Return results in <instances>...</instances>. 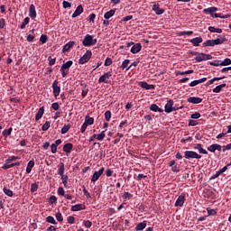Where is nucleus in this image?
<instances>
[{"mask_svg":"<svg viewBox=\"0 0 231 231\" xmlns=\"http://www.w3.org/2000/svg\"><path fill=\"white\" fill-rule=\"evenodd\" d=\"M82 44L85 47L95 46L97 44V39L91 34H87L82 41Z\"/></svg>","mask_w":231,"mask_h":231,"instance_id":"obj_1","label":"nucleus"},{"mask_svg":"<svg viewBox=\"0 0 231 231\" xmlns=\"http://www.w3.org/2000/svg\"><path fill=\"white\" fill-rule=\"evenodd\" d=\"M71 66H73V60H69L61 65V68L60 69L61 77L64 78L66 77V75H68V73L69 72V68H71Z\"/></svg>","mask_w":231,"mask_h":231,"instance_id":"obj_2","label":"nucleus"},{"mask_svg":"<svg viewBox=\"0 0 231 231\" xmlns=\"http://www.w3.org/2000/svg\"><path fill=\"white\" fill-rule=\"evenodd\" d=\"M184 158L186 160H201V155L194 151H186L184 152Z\"/></svg>","mask_w":231,"mask_h":231,"instance_id":"obj_3","label":"nucleus"},{"mask_svg":"<svg viewBox=\"0 0 231 231\" xmlns=\"http://www.w3.org/2000/svg\"><path fill=\"white\" fill-rule=\"evenodd\" d=\"M202 12H203V14H206L207 15H211L213 17V19H217V18L221 17V15H219L218 14H216V12H217V7L206 8Z\"/></svg>","mask_w":231,"mask_h":231,"instance_id":"obj_4","label":"nucleus"},{"mask_svg":"<svg viewBox=\"0 0 231 231\" xmlns=\"http://www.w3.org/2000/svg\"><path fill=\"white\" fill-rule=\"evenodd\" d=\"M196 62H203L205 60H212V55L203 53V52H199L197 57L195 58Z\"/></svg>","mask_w":231,"mask_h":231,"instance_id":"obj_5","label":"nucleus"},{"mask_svg":"<svg viewBox=\"0 0 231 231\" xmlns=\"http://www.w3.org/2000/svg\"><path fill=\"white\" fill-rule=\"evenodd\" d=\"M104 171H105V168L101 167L99 169V171H94L93 176L91 178L92 183H97V181H98V180L100 179V176H102V174H104Z\"/></svg>","mask_w":231,"mask_h":231,"instance_id":"obj_6","label":"nucleus"},{"mask_svg":"<svg viewBox=\"0 0 231 231\" xmlns=\"http://www.w3.org/2000/svg\"><path fill=\"white\" fill-rule=\"evenodd\" d=\"M93 56V52L91 51H87L85 54L79 60V64H86Z\"/></svg>","mask_w":231,"mask_h":231,"instance_id":"obj_7","label":"nucleus"},{"mask_svg":"<svg viewBox=\"0 0 231 231\" xmlns=\"http://www.w3.org/2000/svg\"><path fill=\"white\" fill-rule=\"evenodd\" d=\"M111 77H113V74L111 71H108L98 79V83L102 84V82H104V84H109V79H111Z\"/></svg>","mask_w":231,"mask_h":231,"instance_id":"obj_8","label":"nucleus"},{"mask_svg":"<svg viewBox=\"0 0 231 231\" xmlns=\"http://www.w3.org/2000/svg\"><path fill=\"white\" fill-rule=\"evenodd\" d=\"M52 91L55 98L60 95V87H59V80L57 79L52 83Z\"/></svg>","mask_w":231,"mask_h":231,"instance_id":"obj_9","label":"nucleus"},{"mask_svg":"<svg viewBox=\"0 0 231 231\" xmlns=\"http://www.w3.org/2000/svg\"><path fill=\"white\" fill-rule=\"evenodd\" d=\"M208 151H209V152H216V151H223V146H220V144L217 143H214L211 144L208 147Z\"/></svg>","mask_w":231,"mask_h":231,"instance_id":"obj_10","label":"nucleus"},{"mask_svg":"<svg viewBox=\"0 0 231 231\" xmlns=\"http://www.w3.org/2000/svg\"><path fill=\"white\" fill-rule=\"evenodd\" d=\"M226 42V37L223 35H218L216 40H213L214 46H219V44H224Z\"/></svg>","mask_w":231,"mask_h":231,"instance_id":"obj_11","label":"nucleus"},{"mask_svg":"<svg viewBox=\"0 0 231 231\" xmlns=\"http://www.w3.org/2000/svg\"><path fill=\"white\" fill-rule=\"evenodd\" d=\"M226 42V37L223 35H218L216 40H213L214 46H219V44H224Z\"/></svg>","mask_w":231,"mask_h":231,"instance_id":"obj_12","label":"nucleus"},{"mask_svg":"<svg viewBox=\"0 0 231 231\" xmlns=\"http://www.w3.org/2000/svg\"><path fill=\"white\" fill-rule=\"evenodd\" d=\"M185 205V194H180L175 201V207H183Z\"/></svg>","mask_w":231,"mask_h":231,"instance_id":"obj_13","label":"nucleus"},{"mask_svg":"<svg viewBox=\"0 0 231 231\" xmlns=\"http://www.w3.org/2000/svg\"><path fill=\"white\" fill-rule=\"evenodd\" d=\"M174 106V100L170 99L164 106L165 113H172V106Z\"/></svg>","mask_w":231,"mask_h":231,"instance_id":"obj_14","label":"nucleus"},{"mask_svg":"<svg viewBox=\"0 0 231 231\" xmlns=\"http://www.w3.org/2000/svg\"><path fill=\"white\" fill-rule=\"evenodd\" d=\"M152 9L155 12L156 15H162V14H165V9L160 8L159 4L153 5Z\"/></svg>","mask_w":231,"mask_h":231,"instance_id":"obj_15","label":"nucleus"},{"mask_svg":"<svg viewBox=\"0 0 231 231\" xmlns=\"http://www.w3.org/2000/svg\"><path fill=\"white\" fill-rule=\"evenodd\" d=\"M71 212H79V210H86V205L76 204L70 208Z\"/></svg>","mask_w":231,"mask_h":231,"instance_id":"obj_16","label":"nucleus"},{"mask_svg":"<svg viewBox=\"0 0 231 231\" xmlns=\"http://www.w3.org/2000/svg\"><path fill=\"white\" fill-rule=\"evenodd\" d=\"M29 17L35 19L37 17V11L35 10V5L32 4L29 6Z\"/></svg>","mask_w":231,"mask_h":231,"instance_id":"obj_17","label":"nucleus"},{"mask_svg":"<svg viewBox=\"0 0 231 231\" xmlns=\"http://www.w3.org/2000/svg\"><path fill=\"white\" fill-rule=\"evenodd\" d=\"M140 51H142V43H135L131 48V53H133L134 55H136V53H140Z\"/></svg>","mask_w":231,"mask_h":231,"instance_id":"obj_18","label":"nucleus"},{"mask_svg":"<svg viewBox=\"0 0 231 231\" xmlns=\"http://www.w3.org/2000/svg\"><path fill=\"white\" fill-rule=\"evenodd\" d=\"M83 12L84 7H82V5H78L75 12L72 14V18L75 19V17H79Z\"/></svg>","mask_w":231,"mask_h":231,"instance_id":"obj_19","label":"nucleus"},{"mask_svg":"<svg viewBox=\"0 0 231 231\" xmlns=\"http://www.w3.org/2000/svg\"><path fill=\"white\" fill-rule=\"evenodd\" d=\"M139 86L140 88H142L143 89H146V90H149V89H154V85H149L147 82L145 81H140L139 82Z\"/></svg>","mask_w":231,"mask_h":231,"instance_id":"obj_20","label":"nucleus"},{"mask_svg":"<svg viewBox=\"0 0 231 231\" xmlns=\"http://www.w3.org/2000/svg\"><path fill=\"white\" fill-rule=\"evenodd\" d=\"M188 102H189V104H201L203 102V98L196 97H190L188 98Z\"/></svg>","mask_w":231,"mask_h":231,"instance_id":"obj_21","label":"nucleus"},{"mask_svg":"<svg viewBox=\"0 0 231 231\" xmlns=\"http://www.w3.org/2000/svg\"><path fill=\"white\" fill-rule=\"evenodd\" d=\"M203 82H207V78H202L200 79H196V80L191 81L189 83V87L194 88V87L198 86V84H203Z\"/></svg>","mask_w":231,"mask_h":231,"instance_id":"obj_22","label":"nucleus"},{"mask_svg":"<svg viewBox=\"0 0 231 231\" xmlns=\"http://www.w3.org/2000/svg\"><path fill=\"white\" fill-rule=\"evenodd\" d=\"M71 151H73V143H67L63 145V152H67L68 154H69V152H71Z\"/></svg>","mask_w":231,"mask_h":231,"instance_id":"obj_23","label":"nucleus"},{"mask_svg":"<svg viewBox=\"0 0 231 231\" xmlns=\"http://www.w3.org/2000/svg\"><path fill=\"white\" fill-rule=\"evenodd\" d=\"M189 42H191V44H193V46H199V44H201V42H203V38L201 37H196V38H193L189 41Z\"/></svg>","mask_w":231,"mask_h":231,"instance_id":"obj_24","label":"nucleus"},{"mask_svg":"<svg viewBox=\"0 0 231 231\" xmlns=\"http://www.w3.org/2000/svg\"><path fill=\"white\" fill-rule=\"evenodd\" d=\"M150 111H153V113H163V108H161L156 104H152L150 106Z\"/></svg>","mask_w":231,"mask_h":231,"instance_id":"obj_25","label":"nucleus"},{"mask_svg":"<svg viewBox=\"0 0 231 231\" xmlns=\"http://www.w3.org/2000/svg\"><path fill=\"white\" fill-rule=\"evenodd\" d=\"M43 115H44V106H42L39 108V110L35 116V121L38 122V120H41V118H42Z\"/></svg>","mask_w":231,"mask_h":231,"instance_id":"obj_26","label":"nucleus"},{"mask_svg":"<svg viewBox=\"0 0 231 231\" xmlns=\"http://www.w3.org/2000/svg\"><path fill=\"white\" fill-rule=\"evenodd\" d=\"M223 88H226V83H222L217 86L215 88H213V93H221Z\"/></svg>","mask_w":231,"mask_h":231,"instance_id":"obj_27","label":"nucleus"},{"mask_svg":"<svg viewBox=\"0 0 231 231\" xmlns=\"http://www.w3.org/2000/svg\"><path fill=\"white\" fill-rule=\"evenodd\" d=\"M33 167H35V162L30 161L26 167L27 174H30V172H32V169H33Z\"/></svg>","mask_w":231,"mask_h":231,"instance_id":"obj_28","label":"nucleus"},{"mask_svg":"<svg viewBox=\"0 0 231 231\" xmlns=\"http://www.w3.org/2000/svg\"><path fill=\"white\" fill-rule=\"evenodd\" d=\"M208 32L211 33H223V30L220 28H216L214 26H209L208 27Z\"/></svg>","mask_w":231,"mask_h":231,"instance_id":"obj_29","label":"nucleus"},{"mask_svg":"<svg viewBox=\"0 0 231 231\" xmlns=\"http://www.w3.org/2000/svg\"><path fill=\"white\" fill-rule=\"evenodd\" d=\"M75 46V42H69L63 46V51H68L70 48H73Z\"/></svg>","mask_w":231,"mask_h":231,"instance_id":"obj_30","label":"nucleus"},{"mask_svg":"<svg viewBox=\"0 0 231 231\" xmlns=\"http://www.w3.org/2000/svg\"><path fill=\"white\" fill-rule=\"evenodd\" d=\"M146 226H147V223H145V222H141V223H139V224L136 225L135 230H136V231L143 230Z\"/></svg>","mask_w":231,"mask_h":231,"instance_id":"obj_31","label":"nucleus"},{"mask_svg":"<svg viewBox=\"0 0 231 231\" xmlns=\"http://www.w3.org/2000/svg\"><path fill=\"white\" fill-rule=\"evenodd\" d=\"M115 13H116V10H115V9H112V10L106 12V13L104 14L105 19H111V17H113V15H115Z\"/></svg>","mask_w":231,"mask_h":231,"instance_id":"obj_32","label":"nucleus"},{"mask_svg":"<svg viewBox=\"0 0 231 231\" xmlns=\"http://www.w3.org/2000/svg\"><path fill=\"white\" fill-rule=\"evenodd\" d=\"M3 192L5 194V196H8V198H12V196H14V191H12L10 189H7L6 187L3 189Z\"/></svg>","mask_w":231,"mask_h":231,"instance_id":"obj_33","label":"nucleus"},{"mask_svg":"<svg viewBox=\"0 0 231 231\" xmlns=\"http://www.w3.org/2000/svg\"><path fill=\"white\" fill-rule=\"evenodd\" d=\"M96 138L99 142H102V140H104L106 138V131H102L100 134H96Z\"/></svg>","mask_w":231,"mask_h":231,"instance_id":"obj_34","label":"nucleus"},{"mask_svg":"<svg viewBox=\"0 0 231 231\" xmlns=\"http://www.w3.org/2000/svg\"><path fill=\"white\" fill-rule=\"evenodd\" d=\"M85 122L88 125H93V124H95V119L93 117H90L89 116H87L85 117Z\"/></svg>","mask_w":231,"mask_h":231,"instance_id":"obj_35","label":"nucleus"},{"mask_svg":"<svg viewBox=\"0 0 231 231\" xmlns=\"http://www.w3.org/2000/svg\"><path fill=\"white\" fill-rule=\"evenodd\" d=\"M58 174L60 176H64V162H60L59 170H58Z\"/></svg>","mask_w":231,"mask_h":231,"instance_id":"obj_36","label":"nucleus"},{"mask_svg":"<svg viewBox=\"0 0 231 231\" xmlns=\"http://www.w3.org/2000/svg\"><path fill=\"white\" fill-rule=\"evenodd\" d=\"M30 23V18L29 17H25L23 19V23H21V29L24 30V28H26V24Z\"/></svg>","mask_w":231,"mask_h":231,"instance_id":"obj_37","label":"nucleus"},{"mask_svg":"<svg viewBox=\"0 0 231 231\" xmlns=\"http://www.w3.org/2000/svg\"><path fill=\"white\" fill-rule=\"evenodd\" d=\"M69 129H71V125H65L61 128V134H66V133H68V131H69Z\"/></svg>","mask_w":231,"mask_h":231,"instance_id":"obj_38","label":"nucleus"},{"mask_svg":"<svg viewBox=\"0 0 231 231\" xmlns=\"http://www.w3.org/2000/svg\"><path fill=\"white\" fill-rule=\"evenodd\" d=\"M208 216H216L217 214V209H212L211 208H207Z\"/></svg>","mask_w":231,"mask_h":231,"instance_id":"obj_39","label":"nucleus"},{"mask_svg":"<svg viewBox=\"0 0 231 231\" xmlns=\"http://www.w3.org/2000/svg\"><path fill=\"white\" fill-rule=\"evenodd\" d=\"M12 131H13L12 127H10L8 129H5L2 133V134H3V136H5V137L10 136V134H12Z\"/></svg>","mask_w":231,"mask_h":231,"instance_id":"obj_40","label":"nucleus"},{"mask_svg":"<svg viewBox=\"0 0 231 231\" xmlns=\"http://www.w3.org/2000/svg\"><path fill=\"white\" fill-rule=\"evenodd\" d=\"M46 221L47 223H51V225H57V221L55 220V218L51 216H48L46 217Z\"/></svg>","mask_w":231,"mask_h":231,"instance_id":"obj_41","label":"nucleus"},{"mask_svg":"<svg viewBox=\"0 0 231 231\" xmlns=\"http://www.w3.org/2000/svg\"><path fill=\"white\" fill-rule=\"evenodd\" d=\"M203 46L206 47H214V40H207L204 43Z\"/></svg>","mask_w":231,"mask_h":231,"instance_id":"obj_42","label":"nucleus"},{"mask_svg":"<svg viewBox=\"0 0 231 231\" xmlns=\"http://www.w3.org/2000/svg\"><path fill=\"white\" fill-rule=\"evenodd\" d=\"M40 42H42V44H46V42H48V36L46 34H42L40 37Z\"/></svg>","mask_w":231,"mask_h":231,"instance_id":"obj_43","label":"nucleus"},{"mask_svg":"<svg viewBox=\"0 0 231 231\" xmlns=\"http://www.w3.org/2000/svg\"><path fill=\"white\" fill-rule=\"evenodd\" d=\"M49 66H55V62H57V59L51 58V56L48 57Z\"/></svg>","mask_w":231,"mask_h":231,"instance_id":"obj_44","label":"nucleus"},{"mask_svg":"<svg viewBox=\"0 0 231 231\" xmlns=\"http://www.w3.org/2000/svg\"><path fill=\"white\" fill-rule=\"evenodd\" d=\"M231 60L229 58H226L223 61H221V66H230Z\"/></svg>","mask_w":231,"mask_h":231,"instance_id":"obj_45","label":"nucleus"},{"mask_svg":"<svg viewBox=\"0 0 231 231\" xmlns=\"http://www.w3.org/2000/svg\"><path fill=\"white\" fill-rule=\"evenodd\" d=\"M194 32L192 31H182L179 32L180 37H182V35H192Z\"/></svg>","mask_w":231,"mask_h":231,"instance_id":"obj_46","label":"nucleus"},{"mask_svg":"<svg viewBox=\"0 0 231 231\" xmlns=\"http://www.w3.org/2000/svg\"><path fill=\"white\" fill-rule=\"evenodd\" d=\"M51 123L50 121L45 122V124L42 126V131H48L50 129Z\"/></svg>","mask_w":231,"mask_h":231,"instance_id":"obj_47","label":"nucleus"},{"mask_svg":"<svg viewBox=\"0 0 231 231\" xmlns=\"http://www.w3.org/2000/svg\"><path fill=\"white\" fill-rule=\"evenodd\" d=\"M15 160H19L18 156H10L6 159L5 163H11V162H15Z\"/></svg>","mask_w":231,"mask_h":231,"instance_id":"obj_48","label":"nucleus"},{"mask_svg":"<svg viewBox=\"0 0 231 231\" xmlns=\"http://www.w3.org/2000/svg\"><path fill=\"white\" fill-rule=\"evenodd\" d=\"M82 189H83L84 196H86V198H88V199H91V194H89V191H88V189H86V186H82Z\"/></svg>","mask_w":231,"mask_h":231,"instance_id":"obj_49","label":"nucleus"},{"mask_svg":"<svg viewBox=\"0 0 231 231\" xmlns=\"http://www.w3.org/2000/svg\"><path fill=\"white\" fill-rule=\"evenodd\" d=\"M38 189H39V185L37 183H32L31 185V192H37Z\"/></svg>","mask_w":231,"mask_h":231,"instance_id":"obj_50","label":"nucleus"},{"mask_svg":"<svg viewBox=\"0 0 231 231\" xmlns=\"http://www.w3.org/2000/svg\"><path fill=\"white\" fill-rule=\"evenodd\" d=\"M129 62H130L129 60H125L122 62V65H121L122 69H125V68H127V67L129 66Z\"/></svg>","mask_w":231,"mask_h":231,"instance_id":"obj_51","label":"nucleus"},{"mask_svg":"<svg viewBox=\"0 0 231 231\" xmlns=\"http://www.w3.org/2000/svg\"><path fill=\"white\" fill-rule=\"evenodd\" d=\"M49 203L50 205H53V203H57V197L54 195L51 196L49 199Z\"/></svg>","mask_w":231,"mask_h":231,"instance_id":"obj_52","label":"nucleus"},{"mask_svg":"<svg viewBox=\"0 0 231 231\" xmlns=\"http://www.w3.org/2000/svg\"><path fill=\"white\" fill-rule=\"evenodd\" d=\"M193 120H198V118H201V114L199 112H196L191 115L190 116Z\"/></svg>","mask_w":231,"mask_h":231,"instance_id":"obj_53","label":"nucleus"},{"mask_svg":"<svg viewBox=\"0 0 231 231\" xmlns=\"http://www.w3.org/2000/svg\"><path fill=\"white\" fill-rule=\"evenodd\" d=\"M105 118L106 122H109V120H111V111L107 110L105 112Z\"/></svg>","mask_w":231,"mask_h":231,"instance_id":"obj_54","label":"nucleus"},{"mask_svg":"<svg viewBox=\"0 0 231 231\" xmlns=\"http://www.w3.org/2000/svg\"><path fill=\"white\" fill-rule=\"evenodd\" d=\"M61 180H62L64 187H66L68 185V175H62Z\"/></svg>","mask_w":231,"mask_h":231,"instance_id":"obj_55","label":"nucleus"},{"mask_svg":"<svg viewBox=\"0 0 231 231\" xmlns=\"http://www.w3.org/2000/svg\"><path fill=\"white\" fill-rule=\"evenodd\" d=\"M56 219L57 221H59L60 223L64 221V217H62L61 213H56Z\"/></svg>","mask_w":231,"mask_h":231,"instance_id":"obj_56","label":"nucleus"},{"mask_svg":"<svg viewBox=\"0 0 231 231\" xmlns=\"http://www.w3.org/2000/svg\"><path fill=\"white\" fill-rule=\"evenodd\" d=\"M131 198H133V195L127 191H125L123 195L124 199H131Z\"/></svg>","mask_w":231,"mask_h":231,"instance_id":"obj_57","label":"nucleus"},{"mask_svg":"<svg viewBox=\"0 0 231 231\" xmlns=\"http://www.w3.org/2000/svg\"><path fill=\"white\" fill-rule=\"evenodd\" d=\"M189 125L191 127H196V125H198V121L193 120V119H189Z\"/></svg>","mask_w":231,"mask_h":231,"instance_id":"obj_58","label":"nucleus"},{"mask_svg":"<svg viewBox=\"0 0 231 231\" xmlns=\"http://www.w3.org/2000/svg\"><path fill=\"white\" fill-rule=\"evenodd\" d=\"M222 151H223V152H226V151H231V143L226 145L222 146Z\"/></svg>","mask_w":231,"mask_h":231,"instance_id":"obj_59","label":"nucleus"},{"mask_svg":"<svg viewBox=\"0 0 231 231\" xmlns=\"http://www.w3.org/2000/svg\"><path fill=\"white\" fill-rule=\"evenodd\" d=\"M58 194H59V196H65L66 195V191L64 190V188L60 187L58 189Z\"/></svg>","mask_w":231,"mask_h":231,"instance_id":"obj_60","label":"nucleus"},{"mask_svg":"<svg viewBox=\"0 0 231 231\" xmlns=\"http://www.w3.org/2000/svg\"><path fill=\"white\" fill-rule=\"evenodd\" d=\"M210 66H221V60H214L209 62Z\"/></svg>","mask_w":231,"mask_h":231,"instance_id":"obj_61","label":"nucleus"},{"mask_svg":"<svg viewBox=\"0 0 231 231\" xmlns=\"http://www.w3.org/2000/svg\"><path fill=\"white\" fill-rule=\"evenodd\" d=\"M88 125H89L88 124H87L86 122L83 123V125H81V133H86V130L88 129Z\"/></svg>","mask_w":231,"mask_h":231,"instance_id":"obj_62","label":"nucleus"},{"mask_svg":"<svg viewBox=\"0 0 231 231\" xmlns=\"http://www.w3.org/2000/svg\"><path fill=\"white\" fill-rule=\"evenodd\" d=\"M51 151L52 154L57 153V144L52 143V144L51 145Z\"/></svg>","mask_w":231,"mask_h":231,"instance_id":"obj_63","label":"nucleus"},{"mask_svg":"<svg viewBox=\"0 0 231 231\" xmlns=\"http://www.w3.org/2000/svg\"><path fill=\"white\" fill-rule=\"evenodd\" d=\"M62 5H63V8H69L71 6V3H69L66 0L63 1Z\"/></svg>","mask_w":231,"mask_h":231,"instance_id":"obj_64","label":"nucleus"}]
</instances>
